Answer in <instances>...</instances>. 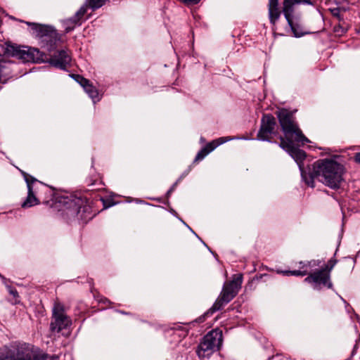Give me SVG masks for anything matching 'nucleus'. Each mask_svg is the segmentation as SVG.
<instances>
[{"instance_id":"f257e3e1","label":"nucleus","mask_w":360,"mask_h":360,"mask_svg":"<svg viewBox=\"0 0 360 360\" xmlns=\"http://www.w3.org/2000/svg\"><path fill=\"white\" fill-rule=\"evenodd\" d=\"M344 167L338 162L331 159H321L308 167V172L302 171V179L305 183L314 187V179H318L326 186L333 189L340 187L343 181Z\"/></svg>"},{"instance_id":"f03ea898","label":"nucleus","mask_w":360,"mask_h":360,"mask_svg":"<svg viewBox=\"0 0 360 360\" xmlns=\"http://www.w3.org/2000/svg\"><path fill=\"white\" fill-rule=\"evenodd\" d=\"M56 202L68 220L86 224L95 216L86 198L62 193L56 197Z\"/></svg>"},{"instance_id":"7ed1b4c3","label":"nucleus","mask_w":360,"mask_h":360,"mask_svg":"<svg viewBox=\"0 0 360 360\" xmlns=\"http://www.w3.org/2000/svg\"><path fill=\"white\" fill-rule=\"evenodd\" d=\"M294 112V111L286 108H278L275 112V115L278 118L281 131L284 134L283 137L285 140L301 142L302 145H304L306 143H309V141L300 129Z\"/></svg>"},{"instance_id":"20e7f679","label":"nucleus","mask_w":360,"mask_h":360,"mask_svg":"<svg viewBox=\"0 0 360 360\" xmlns=\"http://www.w3.org/2000/svg\"><path fill=\"white\" fill-rule=\"evenodd\" d=\"M56 358L41 351H34L32 345L21 344L12 348L0 349V360H48Z\"/></svg>"},{"instance_id":"39448f33","label":"nucleus","mask_w":360,"mask_h":360,"mask_svg":"<svg viewBox=\"0 0 360 360\" xmlns=\"http://www.w3.org/2000/svg\"><path fill=\"white\" fill-rule=\"evenodd\" d=\"M242 283L243 274H234L231 281L225 282L220 295L207 314H213L214 311L221 309L225 304L231 302L238 293Z\"/></svg>"},{"instance_id":"423d86ee","label":"nucleus","mask_w":360,"mask_h":360,"mask_svg":"<svg viewBox=\"0 0 360 360\" xmlns=\"http://www.w3.org/2000/svg\"><path fill=\"white\" fill-rule=\"evenodd\" d=\"M31 27L32 34L40 39L42 48L49 51H53L56 46L57 41L60 39L58 34L53 27L35 22H26Z\"/></svg>"},{"instance_id":"0eeeda50","label":"nucleus","mask_w":360,"mask_h":360,"mask_svg":"<svg viewBox=\"0 0 360 360\" xmlns=\"http://www.w3.org/2000/svg\"><path fill=\"white\" fill-rule=\"evenodd\" d=\"M222 344V333L217 330L209 332L200 343L197 353L199 357L210 356L214 351L219 350Z\"/></svg>"},{"instance_id":"6e6552de","label":"nucleus","mask_w":360,"mask_h":360,"mask_svg":"<svg viewBox=\"0 0 360 360\" xmlns=\"http://www.w3.org/2000/svg\"><path fill=\"white\" fill-rule=\"evenodd\" d=\"M39 50L27 46H18L11 42L5 43L4 53L12 57L18 58L23 62H34L38 59Z\"/></svg>"},{"instance_id":"1a4fd4ad","label":"nucleus","mask_w":360,"mask_h":360,"mask_svg":"<svg viewBox=\"0 0 360 360\" xmlns=\"http://www.w3.org/2000/svg\"><path fill=\"white\" fill-rule=\"evenodd\" d=\"M304 282L311 284L312 288L317 290H320L323 287L329 289L333 288L330 274L322 269L308 274V276L304 278Z\"/></svg>"},{"instance_id":"9d476101","label":"nucleus","mask_w":360,"mask_h":360,"mask_svg":"<svg viewBox=\"0 0 360 360\" xmlns=\"http://www.w3.org/2000/svg\"><path fill=\"white\" fill-rule=\"evenodd\" d=\"M279 139L281 141L279 146L285 151H287L290 155V156L297 162L300 169L301 174L302 175V171H306L303 168V165L302 164V161L306 158V153L295 146V144L300 145L302 144V143L298 141H290L288 140L285 141L282 136L279 137Z\"/></svg>"},{"instance_id":"9b49d317","label":"nucleus","mask_w":360,"mask_h":360,"mask_svg":"<svg viewBox=\"0 0 360 360\" xmlns=\"http://www.w3.org/2000/svg\"><path fill=\"white\" fill-rule=\"evenodd\" d=\"M72 324L71 319L65 314L64 309L61 306H56L53 310L52 321L50 323V329L52 332H60Z\"/></svg>"},{"instance_id":"f8f14e48","label":"nucleus","mask_w":360,"mask_h":360,"mask_svg":"<svg viewBox=\"0 0 360 360\" xmlns=\"http://www.w3.org/2000/svg\"><path fill=\"white\" fill-rule=\"evenodd\" d=\"M276 126V118L271 114H264L261 119L257 139L262 141H271V135L274 133Z\"/></svg>"},{"instance_id":"ddd939ff","label":"nucleus","mask_w":360,"mask_h":360,"mask_svg":"<svg viewBox=\"0 0 360 360\" xmlns=\"http://www.w3.org/2000/svg\"><path fill=\"white\" fill-rule=\"evenodd\" d=\"M71 61L70 53L66 50L55 51L50 56L49 63L55 68L65 70Z\"/></svg>"},{"instance_id":"4468645a","label":"nucleus","mask_w":360,"mask_h":360,"mask_svg":"<svg viewBox=\"0 0 360 360\" xmlns=\"http://www.w3.org/2000/svg\"><path fill=\"white\" fill-rule=\"evenodd\" d=\"M285 19L295 37H300L309 33L299 15H290L289 18Z\"/></svg>"},{"instance_id":"2eb2a0df","label":"nucleus","mask_w":360,"mask_h":360,"mask_svg":"<svg viewBox=\"0 0 360 360\" xmlns=\"http://www.w3.org/2000/svg\"><path fill=\"white\" fill-rule=\"evenodd\" d=\"M71 77L78 82L84 89L86 93L94 101H99V95L98 89L87 79L83 77L80 75L72 74Z\"/></svg>"},{"instance_id":"dca6fc26","label":"nucleus","mask_w":360,"mask_h":360,"mask_svg":"<svg viewBox=\"0 0 360 360\" xmlns=\"http://www.w3.org/2000/svg\"><path fill=\"white\" fill-rule=\"evenodd\" d=\"M311 4V0H283L282 11L285 18L295 14V6L299 4Z\"/></svg>"},{"instance_id":"f3484780","label":"nucleus","mask_w":360,"mask_h":360,"mask_svg":"<svg viewBox=\"0 0 360 360\" xmlns=\"http://www.w3.org/2000/svg\"><path fill=\"white\" fill-rule=\"evenodd\" d=\"M224 142L225 141L224 140V138H220L208 143L204 148H202L198 153L194 159V162H198L202 160L206 155H207L210 152L214 150L218 146Z\"/></svg>"},{"instance_id":"a211bd4d","label":"nucleus","mask_w":360,"mask_h":360,"mask_svg":"<svg viewBox=\"0 0 360 360\" xmlns=\"http://www.w3.org/2000/svg\"><path fill=\"white\" fill-rule=\"evenodd\" d=\"M268 11L270 22L274 25H276L283 13L279 7V0H269Z\"/></svg>"},{"instance_id":"6ab92c4d","label":"nucleus","mask_w":360,"mask_h":360,"mask_svg":"<svg viewBox=\"0 0 360 360\" xmlns=\"http://www.w3.org/2000/svg\"><path fill=\"white\" fill-rule=\"evenodd\" d=\"M27 190V197L22 204V207L23 208L32 207L33 205H37L39 202V200L35 196V191H34V188H29Z\"/></svg>"},{"instance_id":"aec40b11","label":"nucleus","mask_w":360,"mask_h":360,"mask_svg":"<svg viewBox=\"0 0 360 360\" xmlns=\"http://www.w3.org/2000/svg\"><path fill=\"white\" fill-rule=\"evenodd\" d=\"M63 25L65 32L68 33L74 30L77 25H81V22H79L76 18H75L74 16H72L68 19L65 20L63 21Z\"/></svg>"},{"instance_id":"412c9836","label":"nucleus","mask_w":360,"mask_h":360,"mask_svg":"<svg viewBox=\"0 0 360 360\" xmlns=\"http://www.w3.org/2000/svg\"><path fill=\"white\" fill-rule=\"evenodd\" d=\"M22 174L27 183V189H29V188H33V184L37 182L38 181L34 177L27 174L25 172H22Z\"/></svg>"},{"instance_id":"4be33fe9","label":"nucleus","mask_w":360,"mask_h":360,"mask_svg":"<svg viewBox=\"0 0 360 360\" xmlns=\"http://www.w3.org/2000/svg\"><path fill=\"white\" fill-rule=\"evenodd\" d=\"M337 262H338V260L336 259L331 258L328 262L327 264H326L325 266L323 267L321 269L323 270V271H327L328 273H329L330 274V271H332L333 267L335 266Z\"/></svg>"},{"instance_id":"5701e85b","label":"nucleus","mask_w":360,"mask_h":360,"mask_svg":"<svg viewBox=\"0 0 360 360\" xmlns=\"http://www.w3.org/2000/svg\"><path fill=\"white\" fill-rule=\"evenodd\" d=\"M329 11L330 12L333 17L336 18L338 20L339 22L343 20V16L341 14L340 9L337 8V7L330 8Z\"/></svg>"},{"instance_id":"b1692460","label":"nucleus","mask_w":360,"mask_h":360,"mask_svg":"<svg viewBox=\"0 0 360 360\" xmlns=\"http://www.w3.org/2000/svg\"><path fill=\"white\" fill-rule=\"evenodd\" d=\"M284 275H292V276H304L306 275H308V273L307 271H300V270H295V271H285L282 272Z\"/></svg>"},{"instance_id":"393cba45","label":"nucleus","mask_w":360,"mask_h":360,"mask_svg":"<svg viewBox=\"0 0 360 360\" xmlns=\"http://www.w3.org/2000/svg\"><path fill=\"white\" fill-rule=\"evenodd\" d=\"M333 31L335 34L338 35H342L344 33L347 32V29L340 24H338L334 26Z\"/></svg>"},{"instance_id":"a878e982","label":"nucleus","mask_w":360,"mask_h":360,"mask_svg":"<svg viewBox=\"0 0 360 360\" xmlns=\"http://www.w3.org/2000/svg\"><path fill=\"white\" fill-rule=\"evenodd\" d=\"M103 200V204L104 209L110 207H112V205H115V203L112 202V200L105 199V200Z\"/></svg>"},{"instance_id":"bb28decb","label":"nucleus","mask_w":360,"mask_h":360,"mask_svg":"<svg viewBox=\"0 0 360 360\" xmlns=\"http://www.w3.org/2000/svg\"><path fill=\"white\" fill-rule=\"evenodd\" d=\"M8 291H9V293L11 295H13L15 299H17L19 297L18 296V292L16 290V289L9 286L8 287ZM15 302H16V300H15Z\"/></svg>"},{"instance_id":"cd10ccee","label":"nucleus","mask_w":360,"mask_h":360,"mask_svg":"<svg viewBox=\"0 0 360 360\" xmlns=\"http://www.w3.org/2000/svg\"><path fill=\"white\" fill-rule=\"evenodd\" d=\"M200 0H181L187 6H193L200 2Z\"/></svg>"},{"instance_id":"c85d7f7f","label":"nucleus","mask_w":360,"mask_h":360,"mask_svg":"<svg viewBox=\"0 0 360 360\" xmlns=\"http://www.w3.org/2000/svg\"><path fill=\"white\" fill-rule=\"evenodd\" d=\"M354 158L356 162L360 164V152L356 153Z\"/></svg>"},{"instance_id":"c756f323","label":"nucleus","mask_w":360,"mask_h":360,"mask_svg":"<svg viewBox=\"0 0 360 360\" xmlns=\"http://www.w3.org/2000/svg\"><path fill=\"white\" fill-rule=\"evenodd\" d=\"M337 8L340 9V13L347 11V8L345 7H337Z\"/></svg>"},{"instance_id":"7c9ffc66","label":"nucleus","mask_w":360,"mask_h":360,"mask_svg":"<svg viewBox=\"0 0 360 360\" xmlns=\"http://www.w3.org/2000/svg\"><path fill=\"white\" fill-rule=\"evenodd\" d=\"M267 276V275H266V274H262V275H260L259 276H256L254 278V279L259 280V279H261L263 276Z\"/></svg>"},{"instance_id":"2f4dec72","label":"nucleus","mask_w":360,"mask_h":360,"mask_svg":"<svg viewBox=\"0 0 360 360\" xmlns=\"http://www.w3.org/2000/svg\"><path fill=\"white\" fill-rule=\"evenodd\" d=\"M39 184H40L41 186L44 187V185L43 184H41V182H39Z\"/></svg>"}]
</instances>
